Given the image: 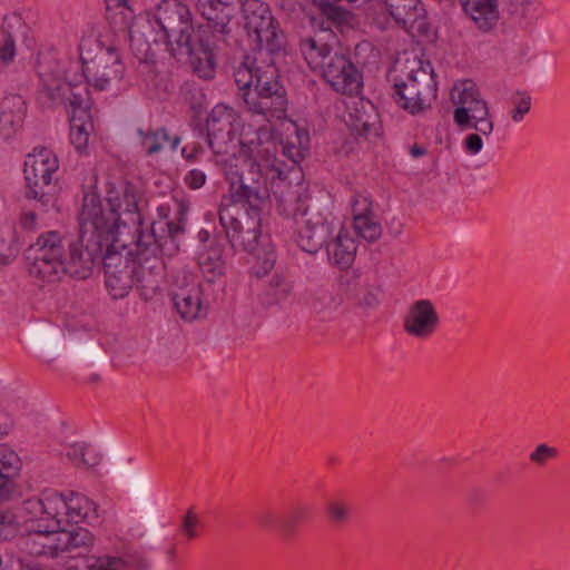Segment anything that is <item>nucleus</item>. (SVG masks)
Instances as JSON below:
<instances>
[{
	"instance_id": "f257e3e1",
	"label": "nucleus",
	"mask_w": 570,
	"mask_h": 570,
	"mask_svg": "<svg viewBox=\"0 0 570 570\" xmlns=\"http://www.w3.org/2000/svg\"><path fill=\"white\" fill-rule=\"evenodd\" d=\"M279 145L269 130L261 127L257 138L242 144L237 153L224 158L226 179L235 203L247 205L252 213H261L269 204V188L278 203V209L293 215L297 225L296 243L309 254L317 253L336 227V218L327 199L301 198L291 190L284 176V164L277 158Z\"/></svg>"
},
{
	"instance_id": "f03ea898",
	"label": "nucleus",
	"mask_w": 570,
	"mask_h": 570,
	"mask_svg": "<svg viewBox=\"0 0 570 570\" xmlns=\"http://www.w3.org/2000/svg\"><path fill=\"white\" fill-rule=\"evenodd\" d=\"M234 78L246 110L252 116H259L266 122L286 118V90L277 80L274 58L267 57L266 52L246 56L236 68Z\"/></svg>"
},
{
	"instance_id": "7ed1b4c3",
	"label": "nucleus",
	"mask_w": 570,
	"mask_h": 570,
	"mask_svg": "<svg viewBox=\"0 0 570 570\" xmlns=\"http://www.w3.org/2000/svg\"><path fill=\"white\" fill-rule=\"evenodd\" d=\"M40 88L38 100L42 106L55 107L67 101L72 107L70 118V141L80 153H86L94 122L89 114L91 101L86 85H72L63 76L61 61L47 57L39 65Z\"/></svg>"
},
{
	"instance_id": "20e7f679",
	"label": "nucleus",
	"mask_w": 570,
	"mask_h": 570,
	"mask_svg": "<svg viewBox=\"0 0 570 570\" xmlns=\"http://www.w3.org/2000/svg\"><path fill=\"white\" fill-rule=\"evenodd\" d=\"M79 227L78 240L68 245L69 255L65 256L62 274L86 279L117 232L116 219L105 217L100 196L95 190L83 195Z\"/></svg>"
},
{
	"instance_id": "39448f33",
	"label": "nucleus",
	"mask_w": 570,
	"mask_h": 570,
	"mask_svg": "<svg viewBox=\"0 0 570 570\" xmlns=\"http://www.w3.org/2000/svg\"><path fill=\"white\" fill-rule=\"evenodd\" d=\"M335 35L322 31L302 39L301 52L313 70L321 71L326 82L337 92L355 95L362 86V76L354 63L335 49Z\"/></svg>"
},
{
	"instance_id": "423d86ee",
	"label": "nucleus",
	"mask_w": 570,
	"mask_h": 570,
	"mask_svg": "<svg viewBox=\"0 0 570 570\" xmlns=\"http://www.w3.org/2000/svg\"><path fill=\"white\" fill-rule=\"evenodd\" d=\"M80 60L82 75L86 82H72V85H91L98 90L110 89L121 81L125 75V66L117 50L114 47L102 48L95 39H82L79 45ZM67 78L71 80L66 73L67 70L61 63Z\"/></svg>"
},
{
	"instance_id": "0eeeda50",
	"label": "nucleus",
	"mask_w": 570,
	"mask_h": 570,
	"mask_svg": "<svg viewBox=\"0 0 570 570\" xmlns=\"http://www.w3.org/2000/svg\"><path fill=\"white\" fill-rule=\"evenodd\" d=\"M156 224L145 233L137 230L132 245L131 263L135 265L134 284L145 301L154 298L160 291L165 275V263L160 256L161 244L157 239Z\"/></svg>"
},
{
	"instance_id": "6e6552de",
	"label": "nucleus",
	"mask_w": 570,
	"mask_h": 570,
	"mask_svg": "<svg viewBox=\"0 0 570 570\" xmlns=\"http://www.w3.org/2000/svg\"><path fill=\"white\" fill-rule=\"evenodd\" d=\"M154 20L160 28L159 37L171 55L193 52L191 42L199 37L193 24L189 8L178 0H163L154 12Z\"/></svg>"
},
{
	"instance_id": "1a4fd4ad",
	"label": "nucleus",
	"mask_w": 570,
	"mask_h": 570,
	"mask_svg": "<svg viewBox=\"0 0 570 570\" xmlns=\"http://www.w3.org/2000/svg\"><path fill=\"white\" fill-rule=\"evenodd\" d=\"M69 242L59 230H48L38 236L26 249L29 275L42 282H55L63 271V259Z\"/></svg>"
},
{
	"instance_id": "9d476101",
	"label": "nucleus",
	"mask_w": 570,
	"mask_h": 570,
	"mask_svg": "<svg viewBox=\"0 0 570 570\" xmlns=\"http://www.w3.org/2000/svg\"><path fill=\"white\" fill-rule=\"evenodd\" d=\"M122 236L124 230H119L117 226L115 237L107 243V252L102 256L105 284L115 299L126 297L134 285L135 265L131 263L134 249L128 248Z\"/></svg>"
},
{
	"instance_id": "9b49d317",
	"label": "nucleus",
	"mask_w": 570,
	"mask_h": 570,
	"mask_svg": "<svg viewBox=\"0 0 570 570\" xmlns=\"http://www.w3.org/2000/svg\"><path fill=\"white\" fill-rule=\"evenodd\" d=\"M436 82L430 62H414L406 80L394 85L396 104L411 114H416L430 107L436 98Z\"/></svg>"
},
{
	"instance_id": "f8f14e48",
	"label": "nucleus",
	"mask_w": 570,
	"mask_h": 570,
	"mask_svg": "<svg viewBox=\"0 0 570 570\" xmlns=\"http://www.w3.org/2000/svg\"><path fill=\"white\" fill-rule=\"evenodd\" d=\"M242 13L247 36L256 45L250 56L266 52L267 57L274 58L282 43L268 4L261 0H245L242 4Z\"/></svg>"
},
{
	"instance_id": "ddd939ff",
	"label": "nucleus",
	"mask_w": 570,
	"mask_h": 570,
	"mask_svg": "<svg viewBox=\"0 0 570 570\" xmlns=\"http://www.w3.org/2000/svg\"><path fill=\"white\" fill-rule=\"evenodd\" d=\"M451 96L454 104L458 105L453 112V119L459 127L473 128L485 136L492 134L494 125L489 119L488 102L482 98L478 86L472 80L456 83Z\"/></svg>"
},
{
	"instance_id": "4468645a",
	"label": "nucleus",
	"mask_w": 570,
	"mask_h": 570,
	"mask_svg": "<svg viewBox=\"0 0 570 570\" xmlns=\"http://www.w3.org/2000/svg\"><path fill=\"white\" fill-rule=\"evenodd\" d=\"M219 223L234 249L247 252L259 258V248L267 243L262 240L259 213L255 214L247 209V218L240 220L236 204L222 205Z\"/></svg>"
},
{
	"instance_id": "2eb2a0df",
	"label": "nucleus",
	"mask_w": 570,
	"mask_h": 570,
	"mask_svg": "<svg viewBox=\"0 0 570 570\" xmlns=\"http://www.w3.org/2000/svg\"><path fill=\"white\" fill-rule=\"evenodd\" d=\"M59 168L57 156L48 148H35L24 161L26 196L46 203L53 175Z\"/></svg>"
},
{
	"instance_id": "dca6fc26",
	"label": "nucleus",
	"mask_w": 570,
	"mask_h": 570,
	"mask_svg": "<svg viewBox=\"0 0 570 570\" xmlns=\"http://www.w3.org/2000/svg\"><path fill=\"white\" fill-rule=\"evenodd\" d=\"M235 110L226 105L218 104L207 119V141L214 154L227 156L235 153Z\"/></svg>"
},
{
	"instance_id": "f3484780",
	"label": "nucleus",
	"mask_w": 570,
	"mask_h": 570,
	"mask_svg": "<svg viewBox=\"0 0 570 570\" xmlns=\"http://www.w3.org/2000/svg\"><path fill=\"white\" fill-rule=\"evenodd\" d=\"M66 500L57 494H45L38 499H29L23 503V510L31 514L29 519L39 523L35 531L39 534H53L63 527Z\"/></svg>"
},
{
	"instance_id": "a211bd4d",
	"label": "nucleus",
	"mask_w": 570,
	"mask_h": 570,
	"mask_svg": "<svg viewBox=\"0 0 570 570\" xmlns=\"http://www.w3.org/2000/svg\"><path fill=\"white\" fill-rule=\"evenodd\" d=\"M107 202L112 214V217H108V219H116V225L120 227L118 224L119 218L115 216L128 214L130 215L131 224L137 227L136 232L141 230V208L145 200L139 187L132 183H125L119 187H116L114 184H109L107 189ZM105 217L107 218L106 215ZM119 230H121V228H119Z\"/></svg>"
},
{
	"instance_id": "6ab92c4d",
	"label": "nucleus",
	"mask_w": 570,
	"mask_h": 570,
	"mask_svg": "<svg viewBox=\"0 0 570 570\" xmlns=\"http://www.w3.org/2000/svg\"><path fill=\"white\" fill-rule=\"evenodd\" d=\"M440 323L439 314L430 299H419L409 306L403 328L413 337L425 340L434 334Z\"/></svg>"
},
{
	"instance_id": "aec40b11",
	"label": "nucleus",
	"mask_w": 570,
	"mask_h": 570,
	"mask_svg": "<svg viewBox=\"0 0 570 570\" xmlns=\"http://www.w3.org/2000/svg\"><path fill=\"white\" fill-rule=\"evenodd\" d=\"M386 10L396 23L409 32L428 35L430 24L420 0H383Z\"/></svg>"
},
{
	"instance_id": "412c9836",
	"label": "nucleus",
	"mask_w": 570,
	"mask_h": 570,
	"mask_svg": "<svg viewBox=\"0 0 570 570\" xmlns=\"http://www.w3.org/2000/svg\"><path fill=\"white\" fill-rule=\"evenodd\" d=\"M171 299L177 313L186 321L190 322L206 314L200 287L190 274H184L181 285L176 284Z\"/></svg>"
},
{
	"instance_id": "4be33fe9",
	"label": "nucleus",
	"mask_w": 570,
	"mask_h": 570,
	"mask_svg": "<svg viewBox=\"0 0 570 570\" xmlns=\"http://www.w3.org/2000/svg\"><path fill=\"white\" fill-rule=\"evenodd\" d=\"M353 226L357 235L368 243L376 242L382 235V227L373 213L372 199L362 194H355L351 199Z\"/></svg>"
},
{
	"instance_id": "5701e85b",
	"label": "nucleus",
	"mask_w": 570,
	"mask_h": 570,
	"mask_svg": "<svg viewBox=\"0 0 570 570\" xmlns=\"http://www.w3.org/2000/svg\"><path fill=\"white\" fill-rule=\"evenodd\" d=\"M197 9L214 33L220 37L230 33V21L235 13L233 4L222 0H197Z\"/></svg>"
},
{
	"instance_id": "b1692460",
	"label": "nucleus",
	"mask_w": 570,
	"mask_h": 570,
	"mask_svg": "<svg viewBox=\"0 0 570 570\" xmlns=\"http://www.w3.org/2000/svg\"><path fill=\"white\" fill-rule=\"evenodd\" d=\"M27 114L26 101L20 95H8L0 104V135L12 138L23 126Z\"/></svg>"
},
{
	"instance_id": "393cba45",
	"label": "nucleus",
	"mask_w": 570,
	"mask_h": 570,
	"mask_svg": "<svg viewBox=\"0 0 570 570\" xmlns=\"http://www.w3.org/2000/svg\"><path fill=\"white\" fill-rule=\"evenodd\" d=\"M465 14L475 28L483 32L492 30L499 22L498 0H461Z\"/></svg>"
},
{
	"instance_id": "a878e982",
	"label": "nucleus",
	"mask_w": 570,
	"mask_h": 570,
	"mask_svg": "<svg viewBox=\"0 0 570 570\" xmlns=\"http://www.w3.org/2000/svg\"><path fill=\"white\" fill-rule=\"evenodd\" d=\"M327 256L330 261L340 268L350 267L356 256L357 242L350 232L341 228L338 234L327 244Z\"/></svg>"
},
{
	"instance_id": "bb28decb",
	"label": "nucleus",
	"mask_w": 570,
	"mask_h": 570,
	"mask_svg": "<svg viewBox=\"0 0 570 570\" xmlns=\"http://www.w3.org/2000/svg\"><path fill=\"white\" fill-rule=\"evenodd\" d=\"M61 454H65L73 466L87 471H94L101 461V454L97 449L85 441L65 443Z\"/></svg>"
},
{
	"instance_id": "cd10ccee",
	"label": "nucleus",
	"mask_w": 570,
	"mask_h": 570,
	"mask_svg": "<svg viewBox=\"0 0 570 570\" xmlns=\"http://www.w3.org/2000/svg\"><path fill=\"white\" fill-rule=\"evenodd\" d=\"M193 52L176 53L177 56H186L193 67L195 73L203 79H212L215 75V61L212 45L204 41L200 37L191 42Z\"/></svg>"
},
{
	"instance_id": "c85d7f7f",
	"label": "nucleus",
	"mask_w": 570,
	"mask_h": 570,
	"mask_svg": "<svg viewBox=\"0 0 570 570\" xmlns=\"http://www.w3.org/2000/svg\"><path fill=\"white\" fill-rule=\"evenodd\" d=\"M286 137L281 141L282 151L293 164L304 159L308 148V134L294 121H288L285 128Z\"/></svg>"
},
{
	"instance_id": "c756f323",
	"label": "nucleus",
	"mask_w": 570,
	"mask_h": 570,
	"mask_svg": "<svg viewBox=\"0 0 570 570\" xmlns=\"http://www.w3.org/2000/svg\"><path fill=\"white\" fill-rule=\"evenodd\" d=\"M57 543H55L53 549L56 553L58 552H73L76 550L79 551L76 556H82L83 552L88 551V549L94 543L92 533L85 528H77L72 531H66L63 528L59 532H57Z\"/></svg>"
},
{
	"instance_id": "7c9ffc66",
	"label": "nucleus",
	"mask_w": 570,
	"mask_h": 570,
	"mask_svg": "<svg viewBox=\"0 0 570 570\" xmlns=\"http://www.w3.org/2000/svg\"><path fill=\"white\" fill-rule=\"evenodd\" d=\"M20 459L17 453L6 444H0V501L9 498L13 476L20 469Z\"/></svg>"
},
{
	"instance_id": "2f4dec72",
	"label": "nucleus",
	"mask_w": 570,
	"mask_h": 570,
	"mask_svg": "<svg viewBox=\"0 0 570 570\" xmlns=\"http://www.w3.org/2000/svg\"><path fill=\"white\" fill-rule=\"evenodd\" d=\"M198 266L208 283H214L218 277L223 276L225 271L223 246L213 244L205 247L198 254Z\"/></svg>"
},
{
	"instance_id": "473e14b6",
	"label": "nucleus",
	"mask_w": 570,
	"mask_h": 570,
	"mask_svg": "<svg viewBox=\"0 0 570 570\" xmlns=\"http://www.w3.org/2000/svg\"><path fill=\"white\" fill-rule=\"evenodd\" d=\"M139 141L141 148L147 155H155L168 147L170 150H176L180 139L178 136L170 137L165 128L156 130H138Z\"/></svg>"
},
{
	"instance_id": "72a5a7b5",
	"label": "nucleus",
	"mask_w": 570,
	"mask_h": 570,
	"mask_svg": "<svg viewBox=\"0 0 570 570\" xmlns=\"http://www.w3.org/2000/svg\"><path fill=\"white\" fill-rule=\"evenodd\" d=\"M65 515L69 522H92L98 520V511L95 502L83 494L75 493L66 500Z\"/></svg>"
},
{
	"instance_id": "f704fd0d",
	"label": "nucleus",
	"mask_w": 570,
	"mask_h": 570,
	"mask_svg": "<svg viewBox=\"0 0 570 570\" xmlns=\"http://www.w3.org/2000/svg\"><path fill=\"white\" fill-rule=\"evenodd\" d=\"M350 117L353 130L360 135H368L376 128L377 115L370 102L360 101Z\"/></svg>"
},
{
	"instance_id": "c9c22d12",
	"label": "nucleus",
	"mask_w": 570,
	"mask_h": 570,
	"mask_svg": "<svg viewBox=\"0 0 570 570\" xmlns=\"http://www.w3.org/2000/svg\"><path fill=\"white\" fill-rule=\"evenodd\" d=\"M122 561L117 558H78L75 556L67 564V570H120Z\"/></svg>"
},
{
	"instance_id": "e433bc0d",
	"label": "nucleus",
	"mask_w": 570,
	"mask_h": 570,
	"mask_svg": "<svg viewBox=\"0 0 570 570\" xmlns=\"http://www.w3.org/2000/svg\"><path fill=\"white\" fill-rule=\"evenodd\" d=\"M312 507L299 503L293 507V509L285 515L283 521L279 523V532L284 535H292L296 532L298 525L307 521L312 515Z\"/></svg>"
},
{
	"instance_id": "4c0bfd02",
	"label": "nucleus",
	"mask_w": 570,
	"mask_h": 570,
	"mask_svg": "<svg viewBox=\"0 0 570 570\" xmlns=\"http://www.w3.org/2000/svg\"><path fill=\"white\" fill-rule=\"evenodd\" d=\"M130 47L140 56L141 59H147L151 51V45L160 41V37L157 33L153 39L147 37L145 26H136L129 30Z\"/></svg>"
},
{
	"instance_id": "58836bf2",
	"label": "nucleus",
	"mask_w": 570,
	"mask_h": 570,
	"mask_svg": "<svg viewBox=\"0 0 570 570\" xmlns=\"http://www.w3.org/2000/svg\"><path fill=\"white\" fill-rule=\"evenodd\" d=\"M293 282L284 275L275 274L271 277L267 285V295L275 303L287 299L293 293Z\"/></svg>"
},
{
	"instance_id": "ea45409f",
	"label": "nucleus",
	"mask_w": 570,
	"mask_h": 570,
	"mask_svg": "<svg viewBox=\"0 0 570 570\" xmlns=\"http://www.w3.org/2000/svg\"><path fill=\"white\" fill-rule=\"evenodd\" d=\"M306 303L317 313L335 308L338 305L336 297L325 287L312 291Z\"/></svg>"
},
{
	"instance_id": "a19ab883",
	"label": "nucleus",
	"mask_w": 570,
	"mask_h": 570,
	"mask_svg": "<svg viewBox=\"0 0 570 570\" xmlns=\"http://www.w3.org/2000/svg\"><path fill=\"white\" fill-rule=\"evenodd\" d=\"M512 104L511 118L514 122H521L531 109V96L527 91H518L512 98Z\"/></svg>"
},
{
	"instance_id": "79ce46f5",
	"label": "nucleus",
	"mask_w": 570,
	"mask_h": 570,
	"mask_svg": "<svg viewBox=\"0 0 570 570\" xmlns=\"http://www.w3.org/2000/svg\"><path fill=\"white\" fill-rule=\"evenodd\" d=\"M321 9L322 14L331 22L341 24L347 20L348 12L330 2V0L314 1Z\"/></svg>"
},
{
	"instance_id": "37998d69",
	"label": "nucleus",
	"mask_w": 570,
	"mask_h": 570,
	"mask_svg": "<svg viewBox=\"0 0 570 570\" xmlns=\"http://www.w3.org/2000/svg\"><path fill=\"white\" fill-rule=\"evenodd\" d=\"M326 512L331 522L341 525L348 521L351 507L343 501H331L326 505Z\"/></svg>"
},
{
	"instance_id": "c03bdc74",
	"label": "nucleus",
	"mask_w": 570,
	"mask_h": 570,
	"mask_svg": "<svg viewBox=\"0 0 570 570\" xmlns=\"http://www.w3.org/2000/svg\"><path fill=\"white\" fill-rule=\"evenodd\" d=\"M255 257L257 256L255 255ZM256 261L257 263L262 261L261 266H253V273L257 277L266 275L274 267L275 255L268 243L262 245L259 248V258H256Z\"/></svg>"
},
{
	"instance_id": "a18cd8bd",
	"label": "nucleus",
	"mask_w": 570,
	"mask_h": 570,
	"mask_svg": "<svg viewBox=\"0 0 570 570\" xmlns=\"http://www.w3.org/2000/svg\"><path fill=\"white\" fill-rule=\"evenodd\" d=\"M181 97L190 105L191 108H200L206 101V96L203 90L195 83L186 82L181 87Z\"/></svg>"
},
{
	"instance_id": "49530a36",
	"label": "nucleus",
	"mask_w": 570,
	"mask_h": 570,
	"mask_svg": "<svg viewBox=\"0 0 570 570\" xmlns=\"http://www.w3.org/2000/svg\"><path fill=\"white\" fill-rule=\"evenodd\" d=\"M380 287L367 285L360 293L357 304L364 309H373L380 304Z\"/></svg>"
},
{
	"instance_id": "de8ad7c7",
	"label": "nucleus",
	"mask_w": 570,
	"mask_h": 570,
	"mask_svg": "<svg viewBox=\"0 0 570 570\" xmlns=\"http://www.w3.org/2000/svg\"><path fill=\"white\" fill-rule=\"evenodd\" d=\"M255 521L257 525L264 531H279V523L277 514L273 510H263L259 511Z\"/></svg>"
},
{
	"instance_id": "09e8293b",
	"label": "nucleus",
	"mask_w": 570,
	"mask_h": 570,
	"mask_svg": "<svg viewBox=\"0 0 570 570\" xmlns=\"http://www.w3.org/2000/svg\"><path fill=\"white\" fill-rule=\"evenodd\" d=\"M557 456V450L549 446L548 444H539L534 451L530 454V461L538 464L544 465L550 459Z\"/></svg>"
},
{
	"instance_id": "8fccbe9b",
	"label": "nucleus",
	"mask_w": 570,
	"mask_h": 570,
	"mask_svg": "<svg viewBox=\"0 0 570 570\" xmlns=\"http://www.w3.org/2000/svg\"><path fill=\"white\" fill-rule=\"evenodd\" d=\"M186 185L191 189H198L206 183V174L202 169H191L185 176Z\"/></svg>"
},
{
	"instance_id": "3c124183",
	"label": "nucleus",
	"mask_w": 570,
	"mask_h": 570,
	"mask_svg": "<svg viewBox=\"0 0 570 570\" xmlns=\"http://www.w3.org/2000/svg\"><path fill=\"white\" fill-rule=\"evenodd\" d=\"M16 56V43L10 35L3 39L0 47V58L4 63L11 62Z\"/></svg>"
},
{
	"instance_id": "603ef678",
	"label": "nucleus",
	"mask_w": 570,
	"mask_h": 570,
	"mask_svg": "<svg viewBox=\"0 0 570 570\" xmlns=\"http://www.w3.org/2000/svg\"><path fill=\"white\" fill-rule=\"evenodd\" d=\"M105 2L109 11L118 10L124 20L131 18L132 10L128 4V0H105Z\"/></svg>"
},
{
	"instance_id": "864d4df0",
	"label": "nucleus",
	"mask_w": 570,
	"mask_h": 570,
	"mask_svg": "<svg viewBox=\"0 0 570 570\" xmlns=\"http://www.w3.org/2000/svg\"><path fill=\"white\" fill-rule=\"evenodd\" d=\"M197 524H198L197 515L191 510H188V512L186 513L184 521H183V530L189 539H193L196 537Z\"/></svg>"
},
{
	"instance_id": "5fc2aeb1",
	"label": "nucleus",
	"mask_w": 570,
	"mask_h": 570,
	"mask_svg": "<svg viewBox=\"0 0 570 570\" xmlns=\"http://www.w3.org/2000/svg\"><path fill=\"white\" fill-rule=\"evenodd\" d=\"M464 148L471 155L480 153L483 148L481 136L478 134L468 135L464 139Z\"/></svg>"
},
{
	"instance_id": "6e6d98bb",
	"label": "nucleus",
	"mask_w": 570,
	"mask_h": 570,
	"mask_svg": "<svg viewBox=\"0 0 570 570\" xmlns=\"http://www.w3.org/2000/svg\"><path fill=\"white\" fill-rule=\"evenodd\" d=\"M20 226L24 230H35L37 227V216L33 212L23 213L20 217Z\"/></svg>"
},
{
	"instance_id": "4d7b16f0",
	"label": "nucleus",
	"mask_w": 570,
	"mask_h": 570,
	"mask_svg": "<svg viewBox=\"0 0 570 570\" xmlns=\"http://www.w3.org/2000/svg\"><path fill=\"white\" fill-rule=\"evenodd\" d=\"M387 229H389V233H390L393 237H399V236L402 234V230H403V224H402L400 220L393 219V220L387 225Z\"/></svg>"
},
{
	"instance_id": "13d9d810",
	"label": "nucleus",
	"mask_w": 570,
	"mask_h": 570,
	"mask_svg": "<svg viewBox=\"0 0 570 570\" xmlns=\"http://www.w3.org/2000/svg\"><path fill=\"white\" fill-rule=\"evenodd\" d=\"M410 154L413 156V157H421L423 155L426 154V149L422 146H419V145H413L410 149Z\"/></svg>"
},
{
	"instance_id": "bf43d9fd",
	"label": "nucleus",
	"mask_w": 570,
	"mask_h": 570,
	"mask_svg": "<svg viewBox=\"0 0 570 570\" xmlns=\"http://www.w3.org/2000/svg\"><path fill=\"white\" fill-rule=\"evenodd\" d=\"M166 226L168 228V234L170 238H174L176 234L181 232V228L174 223H166Z\"/></svg>"
},
{
	"instance_id": "052dcab7",
	"label": "nucleus",
	"mask_w": 570,
	"mask_h": 570,
	"mask_svg": "<svg viewBox=\"0 0 570 570\" xmlns=\"http://www.w3.org/2000/svg\"><path fill=\"white\" fill-rule=\"evenodd\" d=\"M169 554H170L171 558H174L175 557V550H170Z\"/></svg>"
},
{
	"instance_id": "680f3d73",
	"label": "nucleus",
	"mask_w": 570,
	"mask_h": 570,
	"mask_svg": "<svg viewBox=\"0 0 570 570\" xmlns=\"http://www.w3.org/2000/svg\"><path fill=\"white\" fill-rule=\"evenodd\" d=\"M146 27H147V29H150L151 28V22L148 21Z\"/></svg>"
},
{
	"instance_id": "e2e57ef3",
	"label": "nucleus",
	"mask_w": 570,
	"mask_h": 570,
	"mask_svg": "<svg viewBox=\"0 0 570 570\" xmlns=\"http://www.w3.org/2000/svg\"><path fill=\"white\" fill-rule=\"evenodd\" d=\"M193 157H194V154H190V155L186 156L187 159H191Z\"/></svg>"
}]
</instances>
